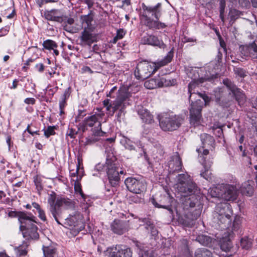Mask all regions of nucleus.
I'll return each instance as SVG.
<instances>
[{
    "mask_svg": "<svg viewBox=\"0 0 257 257\" xmlns=\"http://www.w3.org/2000/svg\"><path fill=\"white\" fill-rule=\"evenodd\" d=\"M131 94L127 89L125 87H120L117 92L115 99L112 102V104L104 106L107 111L112 112L113 115L117 109H120L121 112L123 109H125L127 106L130 104V98Z\"/></svg>",
    "mask_w": 257,
    "mask_h": 257,
    "instance_id": "obj_4",
    "label": "nucleus"
},
{
    "mask_svg": "<svg viewBox=\"0 0 257 257\" xmlns=\"http://www.w3.org/2000/svg\"><path fill=\"white\" fill-rule=\"evenodd\" d=\"M38 216L39 218L43 221H46V217L45 216V211L43 209H40V210L38 211Z\"/></svg>",
    "mask_w": 257,
    "mask_h": 257,
    "instance_id": "obj_56",
    "label": "nucleus"
},
{
    "mask_svg": "<svg viewBox=\"0 0 257 257\" xmlns=\"http://www.w3.org/2000/svg\"><path fill=\"white\" fill-rule=\"evenodd\" d=\"M44 48L47 50H53L55 55L58 56L59 52L57 50L58 47L56 43L51 40H47L44 41L43 43Z\"/></svg>",
    "mask_w": 257,
    "mask_h": 257,
    "instance_id": "obj_31",
    "label": "nucleus"
},
{
    "mask_svg": "<svg viewBox=\"0 0 257 257\" xmlns=\"http://www.w3.org/2000/svg\"><path fill=\"white\" fill-rule=\"evenodd\" d=\"M138 221H139L140 226H144L145 228L149 231L150 229L154 226L153 222L149 218H139Z\"/></svg>",
    "mask_w": 257,
    "mask_h": 257,
    "instance_id": "obj_37",
    "label": "nucleus"
},
{
    "mask_svg": "<svg viewBox=\"0 0 257 257\" xmlns=\"http://www.w3.org/2000/svg\"><path fill=\"white\" fill-rule=\"evenodd\" d=\"M43 253L45 257H55L56 249L53 246H43Z\"/></svg>",
    "mask_w": 257,
    "mask_h": 257,
    "instance_id": "obj_36",
    "label": "nucleus"
},
{
    "mask_svg": "<svg viewBox=\"0 0 257 257\" xmlns=\"http://www.w3.org/2000/svg\"><path fill=\"white\" fill-rule=\"evenodd\" d=\"M125 34V32L122 29H120L117 30L116 33V38H118L119 39H122Z\"/></svg>",
    "mask_w": 257,
    "mask_h": 257,
    "instance_id": "obj_55",
    "label": "nucleus"
},
{
    "mask_svg": "<svg viewBox=\"0 0 257 257\" xmlns=\"http://www.w3.org/2000/svg\"><path fill=\"white\" fill-rule=\"evenodd\" d=\"M66 105V100L64 99L61 98V99L59 101V108L60 109V114H62L64 113L63 109L65 107Z\"/></svg>",
    "mask_w": 257,
    "mask_h": 257,
    "instance_id": "obj_52",
    "label": "nucleus"
},
{
    "mask_svg": "<svg viewBox=\"0 0 257 257\" xmlns=\"http://www.w3.org/2000/svg\"><path fill=\"white\" fill-rule=\"evenodd\" d=\"M169 172L174 173L181 170L182 161L178 154L176 153L172 157L168 162Z\"/></svg>",
    "mask_w": 257,
    "mask_h": 257,
    "instance_id": "obj_16",
    "label": "nucleus"
},
{
    "mask_svg": "<svg viewBox=\"0 0 257 257\" xmlns=\"http://www.w3.org/2000/svg\"><path fill=\"white\" fill-rule=\"evenodd\" d=\"M241 192L246 195L250 196L253 194V189L248 182H245L241 187Z\"/></svg>",
    "mask_w": 257,
    "mask_h": 257,
    "instance_id": "obj_33",
    "label": "nucleus"
},
{
    "mask_svg": "<svg viewBox=\"0 0 257 257\" xmlns=\"http://www.w3.org/2000/svg\"><path fill=\"white\" fill-rule=\"evenodd\" d=\"M67 134L71 138H75L77 134V132L73 128H69Z\"/></svg>",
    "mask_w": 257,
    "mask_h": 257,
    "instance_id": "obj_54",
    "label": "nucleus"
},
{
    "mask_svg": "<svg viewBox=\"0 0 257 257\" xmlns=\"http://www.w3.org/2000/svg\"><path fill=\"white\" fill-rule=\"evenodd\" d=\"M95 170L98 171H105L107 172L106 162L104 165L99 163L95 167Z\"/></svg>",
    "mask_w": 257,
    "mask_h": 257,
    "instance_id": "obj_48",
    "label": "nucleus"
},
{
    "mask_svg": "<svg viewBox=\"0 0 257 257\" xmlns=\"http://www.w3.org/2000/svg\"><path fill=\"white\" fill-rule=\"evenodd\" d=\"M104 115V113L95 114L90 116L87 117L84 120V125L85 126L93 127L96 129L101 130V119Z\"/></svg>",
    "mask_w": 257,
    "mask_h": 257,
    "instance_id": "obj_17",
    "label": "nucleus"
},
{
    "mask_svg": "<svg viewBox=\"0 0 257 257\" xmlns=\"http://www.w3.org/2000/svg\"><path fill=\"white\" fill-rule=\"evenodd\" d=\"M70 93V88L68 87L65 90L63 94L61 96V98L67 100L69 97Z\"/></svg>",
    "mask_w": 257,
    "mask_h": 257,
    "instance_id": "obj_53",
    "label": "nucleus"
},
{
    "mask_svg": "<svg viewBox=\"0 0 257 257\" xmlns=\"http://www.w3.org/2000/svg\"><path fill=\"white\" fill-rule=\"evenodd\" d=\"M159 20H153L146 16L145 24L150 29H160L166 28L167 25L165 23L160 22Z\"/></svg>",
    "mask_w": 257,
    "mask_h": 257,
    "instance_id": "obj_22",
    "label": "nucleus"
},
{
    "mask_svg": "<svg viewBox=\"0 0 257 257\" xmlns=\"http://www.w3.org/2000/svg\"><path fill=\"white\" fill-rule=\"evenodd\" d=\"M172 57L167 56L164 60L157 63H150L147 61L140 62L135 71V75L138 79L144 80L149 77L160 67L167 64L172 60Z\"/></svg>",
    "mask_w": 257,
    "mask_h": 257,
    "instance_id": "obj_3",
    "label": "nucleus"
},
{
    "mask_svg": "<svg viewBox=\"0 0 257 257\" xmlns=\"http://www.w3.org/2000/svg\"><path fill=\"white\" fill-rule=\"evenodd\" d=\"M196 240L203 245H207L211 242L210 238L204 235H198L196 238Z\"/></svg>",
    "mask_w": 257,
    "mask_h": 257,
    "instance_id": "obj_43",
    "label": "nucleus"
},
{
    "mask_svg": "<svg viewBox=\"0 0 257 257\" xmlns=\"http://www.w3.org/2000/svg\"><path fill=\"white\" fill-rule=\"evenodd\" d=\"M220 13H224L225 8V0H220Z\"/></svg>",
    "mask_w": 257,
    "mask_h": 257,
    "instance_id": "obj_58",
    "label": "nucleus"
},
{
    "mask_svg": "<svg viewBox=\"0 0 257 257\" xmlns=\"http://www.w3.org/2000/svg\"><path fill=\"white\" fill-rule=\"evenodd\" d=\"M28 220L25 221V223H22L20 228L22 232L24 238L27 239H37L39 237V234L37 230L38 227L35 224L37 223V218L31 213L28 216Z\"/></svg>",
    "mask_w": 257,
    "mask_h": 257,
    "instance_id": "obj_8",
    "label": "nucleus"
},
{
    "mask_svg": "<svg viewBox=\"0 0 257 257\" xmlns=\"http://www.w3.org/2000/svg\"><path fill=\"white\" fill-rule=\"evenodd\" d=\"M240 245L243 249L246 250L249 249L252 245L251 239L246 237L241 238L240 240Z\"/></svg>",
    "mask_w": 257,
    "mask_h": 257,
    "instance_id": "obj_41",
    "label": "nucleus"
},
{
    "mask_svg": "<svg viewBox=\"0 0 257 257\" xmlns=\"http://www.w3.org/2000/svg\"><path fill=\"white\" fill-rule=\"evenodd\" d=\"M157 79L159 87L172 86L175 83V79H171L167 76H158L157 77Z\"/></svg>",
    "mask_w": 257,
    "mask_h": 257,
    "instance_id": "obj_29",
    "label": "nucleus"
},
{
    "mask_svg": "<svg viewBox=\"0 0 257 257\" xmlns=\"http://www.w3.org/2000/svg\"><path fill=\"white\" fill-rule=\"evenodd\" d=\"M27 247L28 245L26 243H25L17 247H16L15 250L17 255L20 256L21 255H25L27 254Z\"/></svg>",
    "mask_w": 257,
    "mask_h": 257,
    "instance_id": "obj_40",
    "label": "nucleus"
},
{
    "mask_svg": "<svg viewBox=\"0 0 257 257\" xmlns=\"http://www.w3.org/2000/svg\"><path fill=\"white\" fill-rule=\"evenodd\" d=\"M48 202L49 211L55 217L60 213V209H62V207L67 209L74 207L73 202L69 198L63 197L56 198L55 195H50Z\"/></svg>",
    "mask_w": 257,
    "mask_h": 257,
    "instance_id": "obj_6",
    "label": "nucleus"
},
{
    "mask_svg": "<svg viewBox=\"0 0 257 257\" xmlns=\"http://www.w3.org/2000/svg\"><path fill=\"white\" fill-rule=\"evenodd\" d=\"M222 184L217 187H214L209 189V193L212 197L222 198Z\"/></svg>",
    "mask_w": 257,
    "mask_h": 257,
    "instance_id": "obj_32",
    "label": "nucleus"
},
{
    "mask_svg": "<svg viewBox=\"0 0 257 257\" xmlns=\"http://www.w3.org/2000/svg\"><path fill=\"white\" fill-rule=\"evenodd\" d=\"M124 183L128 190L135 194L141 193L146 189L145 185L142 181L134 178L126 179Z\"/></svg>",
    "mask_w": 257,
    "mask_h": 257,
    "instance_id": "obj_12",
    "label": "nucleus"
},
{
    "mask_svg": "<svg viewBox=\"0 0 257 257\" xmlns=\"http://www.w3.org/2000/svg\"><path fill=\"white\" fill-rule=\"evenodd\" d=\"M232 210L231 205L227 202H221L217 204L214 213V219L216 220L221 229H228L231 228V216Z\"/></svg>",
    "mask_w": 257,
    "mask_h": 257,
    "instance_id": "obj_2",
    "label": "nucleus"
},
{
    "mask_svg": "<svg viewBox=\"0 0 257 257\" xmlns=\"http://www.w3.org/2000/svg\"><path fill=\"white\" fill-rule=\"evenodd\" d=\"M141 43L144 45H148L158 47L160 48H164L165 45L162 40H160L156 36L146 34L141 40Z\"/></svg>",
    "mask_w": 257,
    "mask_h": 257,
    "instance_id": "obj_15",
    "label": "nucleus"
},
{
    "mask_svg": "<svg viewBox=\"0 0 257 257\" xmlns=\"http://www.w3.org/2000/svg\"><path fill=\"white\" fill-rule=\"evenodd\" d=\"M111 229L115 234L121 235L127 230V222L119 219H115L111 224Z\"/></svg>",
    "mask_w": 257,
    "mask_h": 257,
    "instance_id": "obj_18",
    "label": "nucleus"
},
{
    "mask_svg": "<svg viewBox=\"0 0 257 257\" xmlns=\"http://www.w3.org/2000/svg\"><path fill=\"white\" fill-rule=\"evenodd\" d=\"M200 139L202 142V148H210L211 147H213L215 141L214 138L210 135L207 134H201Z\"/></svg>",
    "mask_w": 257,
    "mask_h": 257,
    "instance_id": "obj_28",
    "label": "nucleus"
},
{
    "mask_svg": "<svg viewBox=\"0 0 257 257\" xmlns=\"http://www.w3.org/2000/svg\"><path fill=\"white\" fill-rule=\"evenodd\" d=\"M92 136L86 139V141L85 143V145H90L98 141V137L100 136H103V135L105 134V133L103 132L100 128L96 129L95 128H93L92 129Z\"/></svg>",
    "mask_w": 257,
    "mask_h": 257,
    "instance_id": "obj_24",
    "label": "nucleus"
},
{
    "mask_svg": "<svg viewBox=\"0 0 257 257\" xmlns=\"http://www.w3.org/2000/svg\"><path fill=\"white\" fill-rule=\"evenodd\" d=\"M42 178L41 176L37 175L34 177V182L35 183L36 188L39 194L43 189L42 183Z\"/></svg>",
    "mask_w": 257,
    "mask_h": 257,
    "instance_id": "obj_39",
    "label": "nucleus"
},
{
    "mask_svg": "<svg viewBox=\"0 0 257 257\" xmlns=\"http://www.w3.org/2000/svg\"><path fill=\"white\" fill-rule=\"evenodd\" d=\"M240 52L245 56L249 57L252 59H257V45L255 43L243 46L240 48Z\"/></svg>",
    "mask_w": 257,
    "mask_h": 257,
    "instance_id": "obj_20",
    "label": "nucleus"
},
{
    "mask_svg": "<svg viewBox=\"0 0 257 257\" xmlns=\"http://www.w3.org/2000/svg\"><path fill=\"white\" fill-rule=\"evenodd\" d=\"M203 166L205 170L204 172L201 173L200 175L206 180L210 181L211 180V173L209 171L210 168L205 167V166Z\"/></svg>",
    "mask_w": 257,
    "mask_h": 257,
    "instance_id": "obj_44",
    "label": "nucleus"
},
{
    "mask_svg": "<svg viewBox=\"0 0 257 257\" xmlns=\"http://www.w3.org/2000/svg\"><path fill=\"white\" fill-rule=\"evenodd\" d=\"M240 221L239 218H235L232 223V226L230 228V230H227L228 238H224L221 242V249L225 252L229 251L232 247V243L230 238L232 237V234L238 230L240 227Z\"/></svg>",
    "mask_w": 257,
    "mask_h": 257,
    "instance_id": "obj_11",
    "label": "nucleus"
},
{
    "mask_svg": "<svg viewBox=\"0 0 257 257\" xmlns=\"http://www.w3.org/2000/svg\"><path fill=\"white\" fill-rule=\"evenodd\" d=\"M120 143L129 150H133L135 149L133 143L126 137H122L120 140Z\"/></svg>",
    "mask_w": 257,
    "mask_h": 257,
    "instance_id": "obj_38",
    "label": "nucleus"
},
{
    "mask_svg": "<svg viewBox=\"0 0 257 257\" xmlns=\"http://www.w3.org/2000/svg\"><path fill=\"white\" fill-rule=\"evenodd\" d=\"M222 198L226 201H234L238 196V188L234 185L222 184Z\"/></svg>",
    "mask_w": 257,
    "mask_h": 257,
    "instance_id": "obj_13",
    "label": "nucleus"
},
{
    "mask_svg": "<svg viewBox=\"0 0 257 257\" xmlns=\"http://www.w3.org/2000/svg\"><path fill=\"white\" fill-rule=\"evenodd\" d=\"M209 154V151L208 149H204L202 153L199 154L200 161L201 162L203 166L205 167L210 168L212 164H213V157L210 156H207Z\"/></svg>",
    "mask_w": 257,
    "mask_h": 257,
    "instance_id": "obj_27",
    "label": "nucleus"
},
{
    "mask_svg": "<svg viewBox=\"0 0 257 257\" xmlns=\"http://www.w3.org/2000/svg\"><path fill=\"white\" fill-rule=\"evenodd\" d=\"M95 36L88 30L84 29V31L82 32L80 37L79 44L82 46H90L95 41Z\"/></svg>",
    "mask_w": 257,
    "mask_h": 257,
    "instance_id": "obj_21",
    "label": "nucleus"
},
{
    "mask_svg": "<svg viewBox=\"0 0 257 257\" xmlns=\"http://www.w3.org/2000/svg\"><path fill=\"white\" fill-rule=\"evenodd\" d=\"M215 97H216V101L217 103H218L221 105H224V99L223 98V96L220 93V92H216L215 93Z\"/></svg>",
    "mask_w": 257,
    "mask_h": 257,
    "instance_id": "obj_46",
    "label": "nucleus"
},
{
    "mask_svg": "<svg viewBox=\"0 0 257 257\" xmlns=\"http://www.w3.org/2000/svg\"><path fill=\"white\" fill-rule=\"evenodd\" d=\"M177 190L183 196L192 194L196 188L195 184L190 179L187 174H179L177 176V182L175 184Z\"/></svg>",
    "mask_w": 257,
    "mask_h": 257,
    "instance_id": "obj_7",
    "label": "nucleus"
},
{
    "mask_svg": "<svg viewBox=\"0 0 257 257\" xmlns=\"http://www.w3.org/2000/svg\"><path fill=\"white\" fill-rule=\"evenodd\" d=\"M105 255L108 257H132V251L131 248L123 245H116L107 248Z\"/></svg>",
    "mask_w": 257,
    "mask_h": 257,
    "instance_id": "obj_10",
    "label": "nucleus"
},
{
    "mask_svg": "<svg viewBox=\"0 0 257 257\" xmlns=\"http://www.w3.org/2000/svg\"><path fill=\"white\" fill-rule=\"evenodd\" d=\"M195 254L197 257H212L211 252L205 248L197 250Z\"/></svg>",
    "mask_w": 257,
    "mask_h": 257,
    "instance_id": "obj_42",
    "label": "nucleus"
},
{
    "mask_svg": "<svg viewBox=\"0 0 257 257\" xmlns=\"http://www.w3.org/2000/svg\"><path fill=\"white\" fill-rule=\"evenodd\" d=\"M148 232H150V234L152 236H156L158 234V231L157 229H156V228L155 227L154 225V226L151 227V228L150 229V230Z\"/></svg>",
    "mask_w": 257,
    "mask_h": 257,
    "instance_id": "obj_59",
    "label": "nucleus"
},
{
    "mask_svg": "<svg viewBox=\"0 0 257 257\" xmlns=\"http://www.w3.org/2000/svg\"><path fill=\"white\" fill-rule=\"evenodd\" d=\"M128 200L130 203H138L140 201V198L138 197L136 194L129 197Z\"/></svg>",
    "mask_w": 257,
    "mask_h": 257,
    "instance_id": "obj_51",
    "label": "nucleus"
},
{
    "mask_svg": "<svg viewBox=\"0 0 257 257\" xmlns=\"http://www.w3.org/2000/svg\"><path fill=\"white\" fill-rule=\"evenodd\" d=\"M157 77L146 81L144 83L146 88L149 89H153L159 87Z\"/></svg>",
    "mask_w": 257,
    "mask_h": 257,
    "instance_id": "obj_34",
    "label": "nucleus"
},
{
    "mask_svg": "<svg viewBox=\"0 0 257 257\" xmlns=\"http://www.w3.org/2000/svg\"><path fill=\"white\" fill-rule=\"evenodd\" d=\"M140 257H151L148 250L141 251Z\"/></svg>",
    "mask_w": 257,
    "mask_h": 257,
    "instance_id": "obj_64",
    "label": "nucleus"
},
{
    "mask_svg": "<svg viewBox=\"0 0 257 257\" xmlns=\"http://www.w3.org/2000/svg\"><path fill=\"white\" fill-rule=\"evenodd\" d=\"M223 53V52L222 51V50L218 49V53L216 56V59H217L218 62H219L221 60Z\"/></svg>",
    "mask_w": 257,
    "mask_h": 257,
    "instance_id": "obj_62",
    "label": "nucleus"
},
{
    "mask_svg": "<svg viewBox=\"0 0 257 257\" xmlns=\"http://www.w3.org/2000/svg\"><path fill=\"white\" fill-rule=\"evenodd\" d=\"M159 124L164 131H173L179 127L184 121L183 118L172 113L164 112L158 115Z\"/></svg>",
    "mask_w": 257,
    "mask_h": 257,
    "instance_id": "obj_5",
    "label": "nucleus"
},
{
    "mask_svg": "<svg viewBox=\"0 0 257 257\" xmlns=\"http://www.w3.org/2000/svg\"><path fill=\"white\" fill-rule=\"evenodd\" d=\"M25 103L28 104H34L36 102V100L34 98H27L24 100Z\"/></svg>",
    "mask_w": 257,
    "mask_h": 257,
    "instance_id": "obj_61",
    "label": "nucleus"
},
{
    "mask_svg": "<svg viewBox=\"0 0 257 257\" xmlns=\"http://www.w3.org/2000/svg\"><path fill=\"white\" fill-rule=\"evenodd\" d=\"M191 78L193 80L188 84V92L190 94L189 100L192 102L190 108V121L192 125L197 126L201 123L202 118L201 110L203 105V102L200 99H197L195 102H193L192 98L196 95L199 97L202 98L205 105H207L210 101L209 97L200 93H196L195 89L198 86V83L196 80L195 78Z\"/></svg>",
    "mask_w": 257,
    "mask_h": 257,
    "instance_id": "obj_1",
    "label": "nucleus"
},
{
    "mask_svg": "<svg viewBox=\"0 0 257 257\" xmlns=\"http://www.w3.org/2000/svg\"><path fill=\"white\" fill-rule=\"evenodd\" d=\"M237 1L239 5L241 8H248L250 6L249 2L247 0H235Z\"/></svg>",
    "mask_w": 257,
    "mask_h": 257,
    "instance_id": "obj_49",
    "label": "nucleus"
},
{
    "mask_svg": "<svg viewBox=\"0 0 257 257\" xmlns=\"http://www.w3.org/2000/svg\"><path fill=\"white\" fill-rule=\"evenodd\" d=\"M81 20L83 23H86L88 28L91 26V23L93 20V15L92 11H90V13L86 15L81 16Z\"/></svg>",
    "mask_w": 257,
    "mask_h": 257,
    "instance_id": "obj_35",
    "label": "nucleus"
},
{
    "mask_svg": "<svg viewBox=\"0 0 257 257\" xmlns=\"http://www.w3.org/2000/svg\"><path fill=\"white\" fill-rule=\"evenodd\" d=\"M55 134L54 129L53 127L49 126L44 131V135L47 138H48L50 136L53 135Z\"/></svg>",
    "mask_w": 257,
    "mask_h": 257,
    "instance_id": "obj_47",
    "label": "nucleus"
},
{
    "mask_svg": "<svg viewBox=\"0 0 257 257\" xmlns=\"http://www.w3.org/2000/svg\"><path fill=\"white\" fill-rule=\"evenodd\" d=\"M106 167L109 183L112 187H117L120 182L119 174H123V171H119L112 159H106Z\"/></svg>",
    "mask_w": 257,
    "mask_h": 257,
    "instance_id": "obj_9",
    "label": "nucleus"
},
{
    "mask_svg": "<svg viewBox=\"0 0 257 257\" xmlns=\"http://www.w3.org/2000/svg\"><path fill=\"white\" fill-rule=\"evenodd\" d=\"M172 199L168 196L164 195L162 197V199L160 201V203L157 202L154 199L152 200V203L157 207L163 208L171 211V201Z\"/></svg>",
    "mask_w": 257,
    "mask_h": 257,
    "instance_id": "obj_25",
    "label": "nucleus"
},
{
    "mask_svg": "<svg viewBox=\"0 0 257 257\" xmlns=\"http://www.w3.org/2000/svg\"><path fill=\"white\" fill-rule=\"evenodd\" d=\"M84 3L87 5L88 9L92 8L94 4L92 0H84Z\"/></svg>",
    "mask_w": 257,
    "mask_h": 257,
    "instance_id": "obj_63",
    "label": "nucleus"
},
{
    "mask_svg": "<svg viewBox=\"0 0 257 257\" xmlns=\"http://www.w3.org/2000/svg\"><path fill=\"white\" fill-rule=\"evenodd\" d=\"M46 19L48 21H52L58 23L64 21L63 17L60 14L59 11L53 10L45 13Z\"/></svg>",
    "mask_w": 257,
    "mask_h": 257,
    "instance_id": "obj_23",
    "label": "nucleus"
},
{
    "mask_svg": "<svg viewBox=\"0 0 257 257\" xmlns=\"http://www.w3.org/2000/svg\"><path fill=\"white\" fill-rule=\"evenodd\" d=\"M82 73H89L90 74L93 73V71L91 69V68L87 66H84L81 69Z\"/></svg>",
    "mask_w": 257,
    "mask_h": 257,
    "instance_id": "obj_57",
    "label": "nucleus"
},
{
    "mask_svg": "<svg viewBox=\"0 0 257 257\" xmlns=\"http://www.w3.org/2000/svg\"><path fill=\"white\" fill-rule=\"evenodd\" d=\"M9 215L12 217H18L19 222L21 224L22 223H25V221L28 220L30 214H28L24 212L11 211L9 213Z\"/></svg>",
    "mask_w": 257,
    "mask_h": 257,
    "instance_id": "obj_30",
    "label": "nucleus"
},
{
    "mask_svg": "<svg viewBox=\"0 0 257 257\" xmlns=\"http://www.w3.org/2000/svg\"><path fill=\"white\" fill-rule=\"evenodd\" d=\"M220 47L218 49L222 50L223 53L226 54V45L223 41L220 40Z\"/></svg>",
    "mask_w": 257,
    "mask_h": 257,
    "instance_id": "obj_60",
    "label": "nucleus"
},
{
    "mask_svg": "<svg viewBox=\"0 0 257 257\" xmlns=\"http://www.w3.org/2000/svg\"><path fill=\"white\" fill-rule=\"evenodd\" d=\"M235 73L242 78L246 76L245 71L242 68H236L235 70Z\"/></svg>",
    "mask_w": 257,
    "mask_h": 257,
    "instance_id": "obj_50",
    "label": "nucleus"
},
{
    "mask_svg": "<svg viewBox=\"0 0 257 257\" xmlns=\"http://www.w3.org/2000/svg\"><path fill=\"white\" fill-rule=\"evenodd\" d=\"M223 83L232 92L238 104L239 105L242 104L244 102L246 98L245 94L243 93V91L240 89L237 88L236 86L229 80L227 79L223 80Z\"/></svg>",
    "mask_w": 257,
    "mask_h": 257,
    "instance_id": "obj_14",
    "label": "nucleus"
},
{
    "mask_svg": "<svg viewBox=\"0 0 257 257\" xmlns=\"http://www.w3.org/2000/svg\"><path fill=\"white\" fill-rule=\"evenodd\" d=\"M142 8L145 14H151L156 19H159L161 16L162 4L158 3L155 6H146L144 4L142 5Z\"/></svg>",
    "mask_w": 257,
    "mask_h": 257,
    "instance_id": "obj_19",
    "label": "nucleus"
},
{
    "mask_svg": "<svg viewBox=\"0 0 257 257\" xmlns=\"http://www.w3.org/2000/svg\"><path fill=\"white\" fill-rule=\"evenodd\" d=\"M74 190L75 192H78L80 193L81 195H83L82 190L81 189V187L80 183L79 182V180L78 178L76 180H74Z\"/></svg>",
    "mask_w": 257,
    "mask_h": 257,
    "instance_id": "obj_45",
    "label": "nucleus"
},
{
    "mask_svg": "<svg viewBox=\"0 0 257 257\" xmlns=\"http://www.w3.org/2000/svg\"><path fill=\"white\" fill-rule=\"evenodd\" d=\"M138 112L140 118L144 122L151 124L154 122L153 115L147 109L141 107L138 109Z\"/></svg>",
    "mask_w": 257,
    "mask_h": 257,
    "instance_id": "obj_26",
    "label": "nucleus"
}]
</instances>
